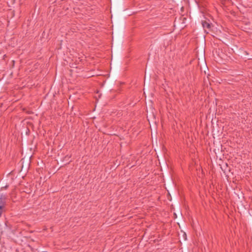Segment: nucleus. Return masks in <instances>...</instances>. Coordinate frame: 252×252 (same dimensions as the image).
I'll use <instances>...</instances> for the list:
<instances>
[{
    "label": "nucleus",
    "instance_id": "nucleus-1",
    "mask_svg": "<svg viewBox=\"0 0 252 252\" xmlns=\"http://www.w3.org/2000/svg\"><path fill=\"white\" fill-rule=\"evenodd\" d=\"M6 196L5 195H1L0 197V209L1 207H5L6 204Z\"/></svg>",
    "mask_w": 252,
    "mask_h": 252
},
{
    "label": "nucleus",
    "instance_id": "nucleus-2",
    "mask_svg": "<svg viewBox=\"0 0 252 252\" xmlns=\"http://www.w3.org/2000/svg\"><path fill=\"white\" fill-rule=\"evenodd\" d=\"M202 25L205 31L206 29H208L209 31H210L211 29V24L206 21H203L202 22Z\"/></svg>",
    "mask_w": 252,
    "mask_h": 252
},
{
    "label": "nucleus",
    "instance_id": "nucleus-3",
    "mask_svg": "<svg viewBox=\"0 0 252 252\" xmlns=\"http://www.w3.org/2000/svg\"><path fill=\"white\" fill-rule=\"evenodd\" d=\"M4 207H1V209H0V212L2 213L4 211Z\"/></svg>",
    "mask_w": 252,
    "mask_h": 252
},
{
    "label": "nucleus",
    "instance_id": "nucleus-4",
    "mask_svg": "<svg viewBox=\"0 0 252 252\" xmlns=\"http://www.w3.org/2000/svg\"><path fill=\"white\" fill-rule=\"evenodd\" d=\"M2 214V213L0 212V217L1 216Z\"/></svg>",
    "mask_w": 252,
    "mask_h": 252
}]
</instances>
